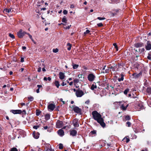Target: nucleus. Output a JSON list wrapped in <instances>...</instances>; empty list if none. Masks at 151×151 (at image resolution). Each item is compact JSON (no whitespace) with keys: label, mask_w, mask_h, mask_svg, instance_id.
Returning <instances> with one entry per match:
<instances>
[{"label":"nucleus","mask_w":151,"mask_h":151,"mask_svg":"<svg viewBox=\"0 0 151 151\" xmlns=\"http://www.w3.org/2000/svg\"><path fill=\"white\" fill-rule=\"evenodd\" d=\"M92 114L93 119L100 124L102 127H104L105 126L106 124L104 122V119L100 114L96 111H94L92 112Z\"/></svg>","instance_id":"1"},{"label":"nucleus","mask_w":151,"mask_h":151,"mask_svg":"<svg viewBox=\"0 0 151 151\" xmlns=\"http://www.w3.org/2000/svg\"><path fill=\"white\" fill-rule=\"evenodd\" d=\"M135 108L137 110L139 111L143 109L144 106L142 103L138 102L135 104Z\"/></svg>","instance_id":"2"},{"label":"nucleus","mask_w":151,"mask_h":151,"mask_svg":"<svg viewBox=\"0 0 151 151\" xmlns=\"http://www.w3.org/2000/svg\"><path fill=\"white\" fill-rule=\"evenodd\" d=\"M27 32L25 31H23L22 29L19 30V31L17 33V35L18 37L20 38H22Z\"/></svg>","instance_id":"3"},{"label":"nucleus","mask_w":151,"mask_h":151,"mask_svg":"<svg viewBox=\"0 0 151 151\" xmlns=\"http://www.w3.org/2000/svg\"><path fill=\"white\" fill-rule=\"evenodd\" d=\"M84 93L83 91L81 90H77L76 92V95L78 97H80L84 95Z\"/></svg>","instance_id":"4"},{"label":"nucleus","mask_w":151,"mask_h":151,"mask_svg":"<svg viewBox=\"0 0 151 151\" xmlns=\"http://www.w3.org/2000/svg\"><path fill=\"white\" fill-rule=\"evenodd\" d=\"M95 77V76L92 73L89 74L88 76V80L91 82L93 81Z\"/></svg>","instance_id":"5"},{"label":"nucleus","mask_w":151,"mask_h":151,"mask_svg":"<svg viewBox=\"0 0 151 151\" xmlns=\"http://www.w3.org/2000/svg\"><path fill=\"white\" fill-rule=\"evenodd\" d=\"M56 127L58 128H61L63 126V122L62 121L58 120L56 123Z\"/></svg>","instance_id":"6"},{"label":"nucleus","mask_w":151,"mask_h":151,"mask_svg":"<svg viewBox=\"0 0 151 151\" xmlns=\"http://www.w3.org/2000/svg\"><path fill=\"white\" fill-rule=\"evenodd\" d=\"M145 48L147 50H150L151 49V42L147 41L146 45L145 46Z\"/></svg>","instance_id":"7"},{"label":"nucleus","mask_w":151,"mask_h":151,"mask_svg":"<svg viewBox=\"0 0 151 151\" xmlns=\"http://www.w3.org/2000/svg\"><path fill=\"white\" fill-rule=\"evenodd\" d=\"M70 134L73 137L75 136L77 134V131L74 129L70 130L69 131Z\"/></svg>","instance_id":"8"},{"label":"nucleus","mask_w":151,"mask_h":151,"mask_svg":"<svg viewBox=\"0 0 151 151\" xmlns=\"http://www.w3.org/2000/svg\"><path fill=\"white\" fill-rule=\"evenodd\" d=\"M78 120L76 119H74L73 121V126L75 127H78L79 126Z\"/></svg>","instance_id":"9"},{"label":"nucleus","mask_w":151,"mask_h":151,"mask_svg":"<svg viewBox=\"0 0 151 151\" xmlns=\"http://www.w3.org/2000/svg\"><path fill=\"white\" fill-rule=\"evenodd\" d=\"M128 104H127L125 103H124L123 104H122L120 106V108L121 109L124 111L127 109V108L128 107Z\"/></svg>","instance_id":"10"},{"label":"nucleus","mask_w":151,"mask_h":151,"mask_svg":"<svg viewBox=\"0 0 151 151\" xmlns=\"http://www.w3.org/2000/svg\"><path fill=\"white\" fill-rule=\"evenodd\" d=\"M11 111L14 114H21L22 112L21 110H11Z\"/></svg>","instance_id":"11"},{"label":"nucleus","mask_w":151,"mask_h":151,"mask_svg":"<svg viewBox=\"0 0 151 151\" xmlns=\"http://www.w3.org/2000/svg\"><path fill=\"white\" fill-rule=\"evenodd\" d=\"M55 107V105L52 104H50L48 106V109L50 111H52Z\"/></svg>","instance_id":"12"},{"label":"nucleus","mask_w":151,"mask_h":151,"mask_svg":"<svg viewBox=\"0 0 151 151\" xmlns=\"http://www.w3.org/2000/svg\"><path fill=\"white\" fill-rule=\"evenodd\" d=\"M73 111L76 113H79L81 112V110L78 106H75L73 109Z\"/></svg>","instance_id":"13"},{"label":"nucleus","mask_w":151,"mask_h":151,"mask_svg":"<svg viewBox=\"0 0 151 151\" xmlns=\"http://www.w3.org/2000/svg\"><path fill=\"white\" fill-rule=\"evenodd\" d=\"M142 73L141 72H140L138 74L135 73H133L132 74V76H134V78H139L142 75Z\"/></svg>","instance_id":"14"},{"label":"nucleus","mask_w":151,"mask_h":151,"mask_svg":"<svg viewBox=\"0 0 151 151\" xmlns=\"http://www.w3.org/2000/svg\"><path fill=\"white\" fill-rule=\"evenodd\" d=\"M58 134L60 136L62 137L64 135V132L62 129H60L58 131Z\"/></svg>","instance_id":"15"},{"label":"nucleus","mask_w":151,"mask_h":151,"mask_svg":"<svg viewBox=\"0 0 151 151\" xmlns=\"http://www.w3.org/2000/svg\"><path fill=\"white\" fill-rule=\"evenodd\" d=\"M143 46L144 44L142 42L137 43L134 44L135 47L137 48Z\"/></svg>","instance_id":"16"},{"label":"nucleus","mask_w":151,"mask_h":151,"mask_svg":"<svg viewBox=\"0 0 151 151\" xmlns=\"http://www.w3.org/2000/svg\"><path fill=\"white\" fill-rule=\"evenodd\" d=\"M59 78L61 80L65 78L64 73L62 72H60L59 73Z\"/></svg>","instance_id":"17"},{"label":"nucleus","mask_w":151,"mask_h":151,"mask_svg":"<svg viewBox=\"0 0 151 151\" xmlns=\"http://www.w3.org/2000/svg\"><path fill=\"white\" fill-rule=\"evenodd\" d=\"M40 134L38 132H37L36 133H34L33 132V135L34 137L36 139H37L39 137V135Z\"/></svg>","instance_id":"18"},{"label":"nucleus","mask_w":151,"mask_h":151,"mask_svg":"<svg viewBox=\"0 0 151 151\" xmlns=\"http://www.w3.org/2000/svg\"><path fill=\"white\" fill-rule=\"evenodd\" d=\"M67 46L68 50L69 51L70 50L71 48V45L70 43H68L67 45Z\"/></svg>","instance_id":"19"},{"label":"nucleus","mask_w":151,"mask_h":151,"mask_svg":"<svg viewBox=\"0 0 151 151\" xmlns=\"http://www.w3.org/2000/svg\"><path fill=\"white\" fill-rule=\"evenodd\" d=\"M124 75L122 74L121 75V78L118 79V81L119 82L123 81L124 80Z\"/></svg>","instance_id":"20"},{"label":"nucleus","mask_w":151,"mask_h":151,"mask_svg":"<svg viewBox=\"0 0 151 151\" xmlns=\"http://www.w3.org/2000/svg\"><path fill=\"white\" fill-rule=\"evenodd\" d=\"M45 119L46 120H47L50 118V115L49 114H47L45 115Z\"/></svg>","instance_id":"21"},{"label":"nucleus","mask_w":151,"mask_h":151,"mask_svg":"<svg viewBox=\"0 0 151 151\" xmlns=\"http://www.w3.org/2000/svg\"><path fill=\"white\" fill-rule=\"evenodd\" d=\"M97 88V86L96 85V83L93 84L91 87V89L92 90H93L95 88Z\"/></svg>","instance_id":"22"},{"label":"nucleus","mask_w":151,"mask_h":151,"mask_svg":"<svg viewBox=\"0 0 151 151\" xmlns=\"http://www.w3.org/2000/svg\"><path fill=\"white\" fill-rule=\"evenodd\" d=\"M54 84L57 87V88H59V87L60 86V84L59 82L57 81H55V82Z\"/></svg>","instance_id":"23"},{"label":"nucleus","mask_w":151,"mask_h":151,"mask_svg":"<svg viewBox=\"0 0 151 151\" xmlns=\"http://www.w3.org/2000/svg\"><path fill=\"white\" fill-rule=\"evenodd\" d=\"M120 104V102H115L114 103V105L115 106L116 108H118L119 107V106Z\"/></svg>","instance_id":"24"},{"label":"nucleus","mask_w":151,"mask_h":151,"mask_svg":"<svg viewBox=\"0 0 151 151\" xmlns=\"http://www.w3.org/2000/svg\"><path fill=\"white\" fill-rule=\"evenodd\" d=\"M72 65L73 66V68L74 69H76L77 68L78 66L79 65L77 64H74L73 63L72 64Z\"/></svg>","instance_id":"25"},{"label":"nucleus","mask_w":151,"mask_h":151,"mask_svg":"<svg viewBox=\"0 0 151 151\" xmlns=\"http://www.w3.org/2000/svg\"><path fill=\"white\" fill-rule=\"evenodd\" d=\"M147 92L149 94H151V88L148 87L147 88Z\"/></svg>","instance_id":"26"},{"label":"nucleus","mask_w":151,"mask_h":151,"mask_svg":"<svg viewBox=\"0 0 151 151\" xmlns=\"http://www.w3.org/2000/svg\"><path fill=\"white\" fill-rule=\"evenodd\" d=\"M96 130H93L90 133L89 135H91V134H96Z\"/></svg>","instance_id":"27"},{"label":"nucleus","mask_w":151,"mask_h":151,"mask_svg":"<svg viewBox=\"0 0 151 151\" xmlns=\"http://www.w3.org/2000/svg\"><path fill=\"white\" fill-rule=\"evenodd\" d=\"M67 19L65 17H64L62 19V22H63L66 23Z\"/></svg>","instance_id":"28"},{"label":"nucleus","mask_w":151,"mask_h":151,"mask_svg":"<svg viewBox=\"0 0 151 151\" xmlns=\"http://www.w3.org/2000/svg\"><path fill=\"white\" fill-rule=\"evenodd\" d=\"M51 78L50 77H48L47 78L46 77H44L43 78V80L45 81H47V80H48L49 81H50L51 80Z\"/></svg>","instance_id":"29"},{"label":"nucleus","mask_w":151,"mask_h":151,"mask_svg":"<svg viewBox=\"0 0 151 151\" xmlns=\"http://www.w3.org/2000/svg\"><path fill=\"white\" fill-rule=\"evenodd\" d=\"M111 3H117L119 2V0H111Z\"/></svg>","instance_id":"30"},{"label":"nucleus","mask_w":151,"mask_h":151,"mask_svg":"<svg viewBox=\"0 0 151 151\" xmlns=\"http://www.w3.org/2000/svg\"><path fill=\"white\" fill-rule=\"evenodd\" d=\"M131 118L130 117V116L129 115H127L125 116V120H129Z\"/></svg>","instance_id":"31"},{"label":"nucleus","mask_w":151,"mask_h":151,"mask_svg":"<svg viewBox=\"0 0 151 151\" xmlns=\"http://www.w3.org/2000/svg\"><path fill=\"white\" fill-rule=\"evenodd\" d=\"M112 67V70L113 71H117L118 70V68L116 67Z\"/></svg>","instance_id":"32"},{"label":"nucleus","mask_w":151,"mask_h":151,"mask_svg":"<svg viewBox=\"0 0 151 151\" xmlns=\"http://www.w3.org/2000/svg\"><path fill=\"white\" fill-rule=\"evenodd\" d=\"M12 9H4V11L7 12L8 13H9L10 12H11Z\"/></svg>","instance_id":"33"},{"label":"nucleus","mask_w":151,"mask_h":151,"mask_svg":"<svg viewBox=\"0 0 151 151\" xmlns=\"http://www.w3.org/2000/svg\"><path fill=\"white\" fill-rule=\"evenodd\" d=\"M10 151H18L16 147H14L11 148Z\"/></svg>","instance_id":"34"},{"label":"nucleus","mask_w":151,"mask_h":151,"mask_svg":"<svg viewBox=\"0 0 151 151\" xmlns=\"http://www.w3.org/2000/svg\"><path fill=\"white\" fill-rule=\"evenodd\" d=\"M28 99L30 101H33L34 98L33 97L30 96L28 97Z\"/></svg>","instance_id":"35"},{"label":"nucleus","mask_w":151,"mask_h":151,"mask_svg":"<svg viewBox=\"0 0 151 151\" xmlns=\"http://www.w3.org/2000/svg\"><path fill=\"white\" fill-rule=\"evenodd\" d=\"M129 90V89L128 88L126 89L124 92V93L125 95L127 94Z\"/></svg>","instance_id":"36"},{"label":"nucleus","mask_w":151,"mask_h":151,"mask_svg":"<svg viewBox=\"0 0 151 151\" xmlns=\"http://www.w3.org/2000/svg\"><path fill=\"white\" fill-rule=\"evenodd\" d=\"M9 36L12 39H14L15 38L14 35L11 33H9Z\"/></svg>","instance_id":"37"},{"label":"nucleus","mask_w":151,"mask_h":151,"mask_svg":"<svg viewBox=\"0 0 151 151\" xmlns=\"http://www.w3.org/2000/svg\"><path fill=\"white\" fill-rule=\"evenodd\" d=\"M97 19L100 20H104L105 19V18L104 17H97Z\"/></svg>","instance_id":"38"},{"label":"nucleus","mask_w":151,"mask_h":151,"mask_svg":"<svg viewBox=\"0 0 151 151\" xmlns=\"http://www.w3.org/2000/svg\"><path fill=\"white\" fill-rule=\"evenodd\" d=\"M113 45L115 47V48L116 49V50L117 51H118V47L116 45V43H114L113 44Z\"/></svg>","instance_id":"39"},{"label":"nucleus","mask_w":151,"mask_h":151,"mask_svg":"<svg viewBox=\"0 0 151 151\" xmlns=\"http://www.w3.org/2000/svg\"><path fill=\"white\" fill-rule=\"evenodd\" d=\"M40 113H41L40 111H38L37 110V112L36 113V115L37 116L39 115L40 114Z\"/></svg>","instance_id":"40"},{"label":"nucleus","mask_w":151,"mask_h":151,"mask_svg":"<svg viewBox=\"0 0 151 151\" xmlns=\"http://www.w3.org/2000/svg\"><path fill=\"white\" fill-rule=\"evenodd\" d=\"M63 146L62 144L60 143L59 145V148L60 149H62L63 148Z\"/></svg>","instance_id":"41"},{"label":"nucleus","mask_w":151,"mask_h":151,"mask_svg":"<svg viewBox=\"0 0 151 151\" xmlns=\"http://www.w3.org/2000/svg\"><path fill=\"white\" fill-rule=\"evenodd\" d=\"M145 49L144 48L139 49V52H140V53L144 52L145 51Z\"/></svg>","instance_id":"42"},{"label":"nucleus","mask_w":151,"mask_h":151,"mask_svg":"<svg viewBox=\"0 0 151 151\" xmlns=\"http://www.w3.org/2000/svg\"><path fill=\"white\" fill-rule=\"evenodd\" d=\"M58 49L57 48L55 49H53V52L54 53H56L58 52Z\"/></svg>","instance_id":"43"},{"label":"nucleus","mask_w":151,"mask_h":151,"mask_svg":"<svg viewBox=\"0 0 151 151\" xmlns=\"http://www.w3.org/2000/svg\"><path fill=\"white\" fill-rule=\"evenodd\" d=\"M97 25L99 27H101L103 26V24L101 23L97 24Z\"/></svg>","instance_id":"44"},{"label":"nucleus","mask_w":151,"mask_h":151,"mask_svg":"<svg viewBox=\"0 0 151 151\" xmlns=\"http://www.w3.org/2000/svg\"><path fill=\"white\" fill-rule=\"evenodd\" d=\"M126 124L128 127H129L131 125V124L130 122H127Z\"/></svg>","instance_id":"45"},{"label":"nucleus","mask_w":151,"mask_h":151,"mask_svg":"<svg viewBox=\"0 0 151 151\" xmlns=\"http://www.w3.org/2000/svg\"><path fill=\"white\" fill-rule=\"evenodd\" d=\"M74 82L75 83H77L79 82V80L78 79H76L74 80Z\"/></svg>","instance_id":"46"},{"label":"nucleus","mask_w":151,"mask_h":151,"mask_svg":"<svg viewBox=\"0 0 151 151\" xmlns=\"http://www.w3.org/2000/svg\"><path fill=\"white\" fill-rule=\"evenodd\" d=\"M90 32V31L89 30H87L86 31V32H84V34H88V33H89Z\"/></svg>","instance_id":"47"},{"label":"nucleus","mask_w":151,"mask_h":151,"mask_svg":"<svg viewBox=\"0 0 151 151\" xmlns=\"http://www.w3.org/2000/svg\"><path fill=\"white\" fill-rule=\"evenodd\" d=\"M71 26V25H70L67 27H65L64 28V29H69L70 28Z\"/></svg>","instance_id":"48"},{"label":"nucleus","mask_w":151,"mask_h":151,"mask_svg":"<svg viewBox=\"0 0 151 151\" xmlns=\"http://www.w3.org/2000/svg\"><path fill=\"white\" fill-rule=\"evenodd\" d=\"M63 12L64 14H66L68 13V12L66 10H64L63 11Z\"/></svg>","instance_id":"49"},{"label":"nucleus","mask_w":151,"mask_h":151,"mask_svg":"<svg viewBox=\"0 0 151 151\" xmlns=\"http://www.w3.org/2000/svg\"><path fill=\"white\" fill-rule=\"evenodd\" d=\"M39 127V126H34L33 127V128L36 129H37Z\"/></svg>","instance_id":"50"},{"label":"nucleus","mask_w":151,"mask_h":151,"mask_svg":"<svg viewBox=\"0 0 151 151\" xmlns=\"http://www.w3.org/2000/svg\"><path fill=\"white\" fill-rule=\"evenodd\" d=\"M148 104H149V105L150 107H151V98L150 99V100L148 101Z\"/></svg>","instance_id":"51"},{"label":"nucleus","mask_w":151,"mask_h":151,"mask_svg":"<svg viewBox=\"0 0 151 151\" xmlns=\"http://www.w3.org/2000/svg\"><path fill=\"white\" fill-rule=\"evenodd\" d=\"M47 151H54V150L51 148H48L47 149Z\"/></svg>","instance_id":"52"},{"label":"nucleus","mask_w":151,"mask_h":151,"mask_svg":"<svg viewBox=\"0 0 151 151\" xmlns=\"http://www.w3.org/2000/svg\"><path fill=\"white\" fill-rule=\"evenodd\" d=\"M41 71V68L40 67H39L37 69V71L38 72H40Z\"/></svg>","instance_id":"53"},{"label":"nucleus","mask_w":151,"mask_h":151,"mask_svg":"<svg viewBox=\"0 0 151 151\" xmlns=\"http://www.w3.org/2000/svg\"><path fill=\"white\" fill-rule=\"evenodd\" d=\"M21 62L22 63L24 61V58H21Z\"/></svg>","instance_id":"54"},{"label":"nucleus","mask_w":151,"mask_h":151,"mask_svg":"<svg viewBox=\"0 0 151 151\" xmlns=\"http://www.w3.org/2000/svg\"><path fill=\"white\" fill-rule=\"evenodd\" d=\"M37 87L38 88H39L40 89V88H41L42 87V86L41 85H37Z\"/></svg>","instance_id":"55"},{"label":"nucleus","mask_w":151,"mask_h":151,"mask_svg":"<svg viewBox=\"0 0 151 151\" xmlns=\"http://www.w3.org/2000/svg\"><path fill=\"white\" fill-rule=\"evenodd\" d=\"M61 85H62V86H64L65 85H66V83H64V82H63V83H62L61 84Z\"/></svg>","instance_id":"56"},{"label":"nucleus","mask_w":151,"mask_h":151,"mask_svg":"<svg viewBox=\"0 0 151 151\" xmlns=\"http://www.w3.org/2000/svg\"><path fill=\"white\" fill-rule=\"evenodd\" d=\"M74 7V6L73 4H71L70 6V8H73Z\"/></svg>","instance_id":"57"},{"label":"nucleus","mask_w":151,"mask_h":151,"mask_svg":"<svg viewBox=\"0 0 151 151\" xmlns=\"http://www.w3.org/2000/svg\"><path fill=\"white\" fill-rule=\"evenodd\" d=\"M20 104L22 106H23L25 105H26V104L24 103H21Z\"/></svg>","instance_id":"58"},{"label":"nucleus","mask_w":151,"mask_h":151,"mask_svg":"<svg viewBox=\"0 0 151 151\" xmlns=\"http://www.w3.org/2000/svg\"><path fill=\"white\" fill-rule=\"evenodd\" d=\"M126 142L127 143L129 141V138H127L126 139Z\"/></svg>","instance_id":"59"},{"label":"nucleus","mask_w":151,"mask_h":151,"mask_svg":"<svg viewBox=\"0 0 151 151\" xmlns=\"http://www.w3.org/2000/svg\"><path fill=\"white\" fill-rule=\"evenodd\" d=\"M42 71L43 72H45V71H46V70L45 68V66H44V68H42Z\"/></svg>","instance_id":"60"},{"label":"nucleus","mask_w":151,"mask_h":151,"mask_svg":"<svg viewBox=\"0 0 151 151\" xmlns=\"http://www.w3.org/2000/svg\"><path fill=\"white\" fill-rule=\"evenodd\" d=\"M22 49L23 50H25L26 49V47L25 46H23L22 47Z\"/></svg>","instance_id":"61"},{"label":"nucleus","mask_w":151,"mask_h":151,"mask_svg":"<svg viewBox=\"0 0 151 151\" xmlns=\"http://www.w3.org/2000/svg\"><path fill=\"white\" fill-rule=\"evenodd\" d=\"M44 128L45 129H47L48 128V127L47 126H46L44 127Z\"/></svg>","instance_id":"62"},{"label":"nucleus","mask_w":151,"mask_h":151,"mask_svg":"<svg viewBox=\"0 0 151 151\" xmlns=\"http://www.w3.org/2000/svg\"><path fill=\"white\" fill-rule=\"evenodd\" d=\"M89 100H88L87 101H86L85 103L87 104H88L89 103Z\"/></svg>","instance_id":"63"},{"label":"nucleus","mask_w":151,"mask_h":151,"mask_svg":"<svg viewBox=\"0 0 151 151\" xmlns=\"http://www.w3.org/2000/svg\"><path fill=\"white\" fill-rule=\"evenodd\" d=\"M105 72L106 73H108L109 72V69H106L105 70Z\"/></svg>","instance_id":"64"}]
</instances>
